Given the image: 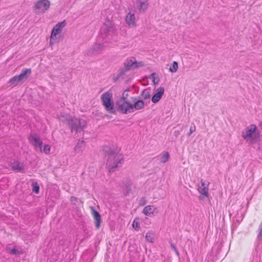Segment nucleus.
Segmentation results:
<instances>
[{"label":"nucleus","instance_id":"1","mask_svg":"<svg viewBox=\"0 0 262 262\" xmlns=\"http://www.w3.org/2000/svg\"><path fill=\"white\" fill-rule=\"evenodd\" d=\"M103 151L106 159V166L108 168L109 172H113L123 164V156L119 153L117 148H112L108 146L104 147Z\"/></svg>","mask_w":262,"mask_h":262},{"label":"nucleus","instance_id":"2","mask_svg":"<svg viewBox=\"0 0 262 262\" xmlns=\"http://www.w3.org/2000/svg\"><path fill=\"white\" fill-rule=\"evenodd\" d=\"M101 98L105 110L112 114H116L117 111L114 108V104L112 100V93L107 91L101 95Z\"/></svg>","mask_w":262,"mask_h":262},{"label":"nucleus","instance_id":"3","mask_svg":"<svg viewBox=\"0 0 262 262\" xmlns=\"http://www.w3.org/2000/svg\"><path fill=\"white\" fill-rule=\"evenodd\" d=\"M86 122L82 118H76L73 117L72 120L68 125L71 132H76V133L83 131L86 127Z\"/></svg>","mask_w":262,"mask_h":262},{"label":"nucleus","instance_id":"4","mask_svg":"<svg viewBox=\"0 0 262 262\" xmlns=\"http://www.w3.org/2000/svg\"><path fill=\"white\" fill-rule=\"evenodd\" d=\"M257 127L254 124H251L245 128V132L242 133V137L244 139L247 141L251 138L250 142L252 144L256 143L258 141L259 136L258 133L254 134L255 132Z\"/></svg>","mask_w":262,"mask_h":262},{"label":"nucleus","instance_id":"5","mask_svg":"<svg viewBox=\"0 0 262 262\" xmlns=\"http://www.w3.org/2000/svg\"><path fill=\"white\" fill-rule=\"evenodd\" d=\"M116 105L117 106V111L123 114H127L133 113L132 104L129 101H117Z\"/></svg>","mask_w":262,"mask_h":262},{"label":"nucleus","instance_id":"6","mask_svg":"<svg viewBox=\"0 0 262 262\" xmlns=\"http://www.w3.org/2000/svg\"><path fill=\"white\" fill-rule=\"evenodd\" d=\"M101 35H104L105 37L113 36L116 33V29L115 26L109 20L107 23H105L104 27L100 31Z\"/></svg>","mask_w":262,"mask_h":262},{"label":"nucleus","instance_id":"7","mask_svg":"<svg viewBox=\"0 0 262 262\" xmlns=\"http://www.w3.org/2000/svg\"><path fill=\"white\" fill-rule=\"evenodd\" d=\"M50 3L48 0H39L37 1L34 7L38 9L40 13H45L50 8Z\"/></svg>","mask_w":262,"mask_h":262},{"label":"nucleus","instance_id":"8","mask_svg":"<svg viewBox=\"0 0 262 262\" xmlns=\"http://www.w3.org/2000/svg\"><path fill=\"white\" fill-rule=\"evenodd\" d=\"M67 25L66 21L65 20L61 22L57 23L52 29L51 34V40L53 39L54 37H56L57 34H60L62 31V28L64 27Z\"/></svg>","mask_w":262,"mask_h":262},{"label":"nucleus","instance_id":"9","mask_svg":"<svg viewBox=\"0 0 262 262\" xmlns=\"http://www.w3.org/2000/svg\"><path fill=\"white\" fill-rule=\"evenodd\" d=\"M91 214L94 217V223L96 228L99 229L102 222L101 217L99 212L97 211L94 206L90 207Z\"/></svg>","mask_w":262,"mask_h":262},{"label":"nucleus","instance_id":"10","mask_svg":"<svg viewBox=\"0 0 262 262\" xmlns=\"http://www.w3.org/2000/svg\"><path fill=\"white\" fill-rule=\"evenodd\" d=\"M29 140L35 147H39L40 150L42 151V142L38 135L36 134H31Z\"/></svg>","mask_w":262,"mask_h":262},{"label":"nucleus","instance_id":"11","mask_svg":"<svg viewBox=\"0 0 262 262\" xmlns=\"http://www.w3.org/2000/svg\"><path fill=\"white\" fill-rule=\"evenodd\" d=\"M148 0L136 1L137 8L140 13L145 12L149 7Z\"/></svg>","mask_w":262,"mask_h":262},{"label":"nucleus","instance_id":"12","mask_svg":"<svg viewBox=\"0 0 262 262\" xmlns=\"http://www.w3.org/2000/svg\"><path fill=\"white\" fill-rule=\"evenodd\" d=\"M132 101L134 103V104H132L133 112L134 110H139L143 108L145 105V102L138 97L132 98Z\"/></svg>","mask_w":262,"mask_h":262},{"label":"nucleus","instance_id":"13","mask_svg":"<svg viewBox=\"0 0 262 262\" xmlns=\"http://www.w3.org/2000/svg\"><path fill=\"white\" fill-rule=\"evenodd\" d=\"M104 46L103 43L100 42L96 43L93 46L92 48L88 50V54L92 55L97 54L104 50Z\"/></svg>","mask_w":262,"mask_h":262},{"label":"nucleus","instance_id":"14","mask_svg":"<svg viewBox=\"0 0 262 262\" xmlns=\"http://www.w3.org/2000/svg\"><path fill=\"white\" fill-rule=\"evenodd\" d=\"M164 93V88L163 87H159L157 89L156 93L151 97V101L154 103H156L162 98Z\"/></svg>","mask_w":262,"mask_h":262},{"label":"nucleus","instance_id":"15","mask_svg":"<svg viewBox=\"0 0 262 262\" xmlns=\"http://www.w3.org/2000/svg\"><path fill=\"white\" fill-rule=\"evenodd\" d=\"M126 23L128 25L129 27H136V18L134 13L129 12L127 14L125 18Z\"/></svg>","mask_w":262,"mask_h":262},{"label":"nucleus","instance_id":"16","mask_svg":"<svg viewBox=\"0 0 262 262\" xmlns=\"http://www.w3.org/2000/svg\"><path fill=\"white\" fill-rule=\"evenodd\" d=\"M209 184V182H207V187H202L201 186H199L198 190L200 193V195L199 196V199L201 200H203L205 197H208V185Z\"/></svg>","mask_w":262,"mask_h":262},{"label":"nucleus","instance_id":"17","mask_svg":"<svg viewBox=\"0 0 262 262\" xmlns=\"http://www.w3.org/2000/svg\"><path fill=\"white\" fill-rule=\"evenodd\" d=\"M134 57H131L130 58H127L125 62L124 63V68L128 71L131 70H134Z\"/></svg>","mask_w":262,"mask_h":262},{"label":"nucleus","instance_id":"18","mask_svg":"<svg viewBox=\"0 0 262 262\" xmlns=\"http://www.w3.org/2000/svg\"><path fill=\"white\" fill-rule=\"evenodd\" d=\"M11 168L13 170L23 172L24 169V165L23 163H20L18 161H15L11 164Z\"/></svg>","mask_w":262,"mask_h":262},{"label":"nucleus","instance_id":"19","mask_svg":"<svg viewBox=\"0 0 262 262\" xmlns=\"http://www.w3.org/2000/svg\"><path fill=\"white\" fill-rule=\"evenodd\" d=\"M73 116L70 114L61 113L59 116V119L60 121L65 123L68 125L72 120Z\"/></svg>","mask_w":262,"mask_h":262},{"label":"nucleus","instance_id":"20","mask_svg":"<svg viewBox=\"0 0 262 262\" xmlns=\"http://www.w3.org/2000/svg\"><path fill=\"white\" fill-rule=\"evenodd\" d=\"M155 210H156V208L154 206L149 205L144 208L143 213L146 215L151 216L154 215V213Z\"/></svg>","mask_w":262,"mask_h":262},{"label":"nucleus","instance_id":"21","mask_svg":"<svg viewBox=\"0 0 262 262\" xmlns=\"http://www.w3.org/2000/svg\"><path fill=\"white\" fill-rule=\"evenodd\" d=\"M24 81H23V80L18 75H16L9 80V83L14 87Z\"/></svg>","mask_w":262,"mask_h":262},{"label":"nucleus","instance_id":"22","mask_svg":"<svg viewBox=\"0 0 262 262\" xmlns=\"http://www.w3.org/2000/svg\"><path fill=\"white\" fill-rule=\"evenodd\" d=\"M31 69H26L22 70L21 72L18 76L23 80V81L26 80L31 74Z\"/></svg>","mask_w":262,"mask_h":262},{"label":"nucleus","instance_id":"23","mask_svg":"<svg viewBox=\"0 0 262 262\" xmlns=\"http://www.w3.org/2000/svg\"><path fill=\"white\" fill-rule=\"evenodd\" d=\"M142 98L145 100H149L150 97V91L148 89L143 90L141 93Z\"/></svg>","mask_w":262,"mask_h":262},{"label":"nucleus","instance_id":"24","mask_svg":"<svg viewBox=\"0 0 262 262\" xmlns=\"http://www.w3.org/2000/svg\"><path fill=\"white\" fill-rule=\"evenodd\" d=\"M178 69V63L177 61H173L171 64L169 71L172 73L176 72Z\"/></svg>","mask_w":262,"mask_h":262},{"label":"nucleus","instance_id":"25","mask_svg":"<svg viewBox=\"0 0 262 262\" xmlns=\"http://www.w3.org/2000/svg\"><path fill=\"white\" fill-rule=\"evenodd\" d=\"M135 61V63H134V70L135 69H138L139 68H141V67H143L145 66V63L143 61H137L135 58V57H134V60Z\"/></svg>","mask_w":262,"mask_h":262},{"label":"nucleus","instance_id":"26","mask_svg":"<svg viewBox=\"0 0 262 262\" xmlns=\"http://www.w3.org/2000/svg\"><path fill=\"white\" fill-rule=\"evenodd\" d=\"M129 91V89H126L123 93L122 97L118 101H128L127 100V97L128 96L127 92Z\"/></svg>","mask_w":262,"mask_h":262},{"label":"nucleus","instance_id":"27","mask_svg":"<svg viewBox=\"0 0 262 262\" xmlns=\"http://www.w3.org/2000/svg\"><path fill=\"white\" fill-rule=\"evenodd\" d=\"M169 158V155L168 152H166L164 154H163L162 156H161L160 157V161L162 163H164L168 160Z\"/></svg>","mask_w":262,"mask_h":262},{"label":"nucleus","instance_id":"28","mask_svg":"<svg viewBox=\"0 0 262 262\" xmlns=\"http://www.w3.org/2000/svg\"><path fill=\"white\" fill-rule=\"evenodd\" d=\"M145 238L147 241L150 243H154V239L152 237V232L151 231L148 232L145 235Z\"/></svg>","mask_w":262,"mask_h":262},{"label":"nucleus","instance_id":"29","mask_svg":"<svg viewBox=\"0 0 262 262\" xmlns=\"http://www.w3.org/2000/svg\"><path fill=\"white\" fill-rule=\"evenodd\" d=\"M127 71H128L126 70L124 67L119 69L118 71L117 79H119L121 77L124 75L125 74V73Z\"/></svg>","mask_w":262,"mask_h":262},{"label":"nucleus","instance_id":"30","mask_svg":"<svg viewBox=\"0 0 262 262\" xmlns=\"http://www.w3.org/2000/svg\"><path fill=\"white\" fill-rule=\"evenodd\" d=\"M156 74L155 73H152L150 75V76L152 79V82L154 84H157L159 83V80H160L159 77L158 76L156 77Z\"/></svg>","mask_w":262,"mask_h":262},{"label":"nucleus","instance_id":"31","mask_svg":"<svg viewBox=\"0 0 262 262\" xmlns=\"http://www.w3.org/2000/svg\"><path fill=\"white\" fill-rule=\"evenodd\" d=\"M32 186H33V189H32L33 191L36 194L38 193L39 191V186L38 185L37 183V182H33Z\"/></svg>","mask_w":262,"mask_h":262},{"label":"nucleus","instance_id":"32","mask_svg":"<svg viewBox=\"0 0 262 262\" xmlns=\"http://www.w3.org/2000/svg\"><path fill=\"white\" fill-rule=\"evenodd\" d=\"M41 152H44L45 154H49L50 151V146L48 144H46L44 145L43 147H42Z\"/></svg>","mask_w":262,"mask_h":262},{"label":"nucleus","instance_id":"33","mask_svg":"<svg viewBox=\"0 0 262 262\" xmlns=\"http://www.w3.org/2000/svg\"><path fill=\"white\" fill-rule=\"evenodd\" d=\"M132 226L136 231H138L140 229L139 223L138 222H136L135 220L134 221Z\"/></svg>","mask_w":262,"mask_h":262},{"label":"nucleus","instance_id":"34","mask_svg":"<svg viewBox=\"0 0 262 262\" xmlns=\"http://www.w3.org/2000/svg\"><path fill=\"white\" fill-rule=\"evenodd\" d=\"M70 200H71V203L73 205H76L78 202V199L77 197H75L74 196H71Z\"/></svg>","mask_w":262,"mask_h":262},{"label":"nucleus","instance_id":"35","mask_svg":"<svg viewBox=\"0 0 262 262\" xmlns=\"http://www.w3.org/2000/svg\"><path fill=\"white\" fill-rule=\"evenodd\" d=\"M170 246H171V248H172V249L174 250V251L175 252V253H176V255H177L178 257H179V256H180V254H179V251H178V249H177V247H176V246H175L174 244H173L171 243V244H170Z\"/></svg>","mask_w":262,"mask_h":262},{"label":"nucleus","instance_id":"36","mask_svg":"<svg viewBox=\"0 0 262 262\" xmlns=\"http://www.w3.org/2000/svg\"><path fill=\"white\" fill-rule=\"evenodd\" d=\"M10 253L12 255H17L19 253V252L14 248L13 249H10Z\"/></svg>","mask_w":262,"mask_h":262},{"label":"nucleus","instance_id":"37","mask_svg":"<svg viewBox=\"0 0 262 262\" xmlns=\"http://www.w3.org/2000/svg\"><path fill=\"white\" fill-rule=\"evenodd\" d=\"M195 130V126L194 125L191 126L189 129V132L187 134V135L189 136Z\"/></svg>","mask_w":262,"mask_h":262},{"label":"nucleus","instance_id":"38","mask_svg":"<svg viewBox=\"0 0 262 262\" xmlns=\"http://www.w3.org/2000/svg\"><path fill=\"white\" fill-rule=\"evenodd\" d=\"M126 191L127 193H128L131 191V186L129 184L126 185Z\"/></svg>","mask_w":262,"mask_h":262},{"label":"nucleus","instance_id":"39","mask_svg":"<svg viewBox=\"0 0 262 262\" xmlns=\"http://www.w3.org/2000/svg\"><path fill=\"white\" fill-rule=\"evenodd\" d=\"M201 183L202 187H207V184L203 180H201Z\"/></svg>","mask_w":262,"mask_h":262},{"label":"nucleus","instance_id":"40","mask_svg":"<svg viewBox=\"0 0 262 262\" xmlns=\"http://www.w3.org/2000/svg\"><path fill=\"white\" fill-rule=\"evenodd\" d=\"M180 134V132L178 130H175L173 133V135L176 136V137H178L179 135Z\"/></svg>","mask_w":262,"mask_h":262},{"label":"nucleus","instance_id":"41","mask_svg":"<svg viewBox=\"0 0 262 262\" xmlns=\"http://www.w3.org/2000/svg\"><path fill=\"white\" fill-rule=\"evenodd\" d=\"M259 127H260V128H261L262 129V121L261 122L259 123Z\"/></svg>","mask_w":262,"mask_h":262},{"label":"nucleus","instance_id":"42","mask_svg":"<svg viewBox=\"0 0 262 262\" xmlns=\"http://www.w3.org/2000/svg\"><path fill=\"white\" fill-rule=\"evenodd\" d=\"M80 143L78 142L77 145H76V147L77 148L79 146Z\"/></svg>","mask_w":262,"mask_h":262},{"label":"nucleus","instance_id":"43","mask_svg":"<svg viewBox=\"0 0 262 262\" xmlns=\"http://www.w3.org/2000/svg\"><path fill=\"white\" fill-rule=\"evenodd\" d=\"M114 81H116L118 80V79H117V77H115V78H114Z\"/></svg>","mask_w":262,"mask_h":262},{"label":"nucleus","instance_id":"44","mask_svg":"<svg viewBox=\"0 0 262 262\" xmlns=\"http://www.w3.org/2000/svg\"><path fill=\"white\" fill-rule=\"evenodd\" d=\"M101 36H100V38L103 37V38H104L105 37L104 36V35H103V36H102V35H101Z\"/></svg>","mask_w":262,"mask_h":262},{"label":"nucleus","instance_id":"45","mask_svg":"<svg viewBox=\"0 0 262 262\" xmlns=\"http://www.w3.org/2000/svg\"><path fill=\"white\" fill-rule=\"evenodd\" d=\"M142 200H144V201H145L144 198H143L141 199V201H142Z\"/></svg>","mask_w":262,"mask_h":262}]
</instances>
